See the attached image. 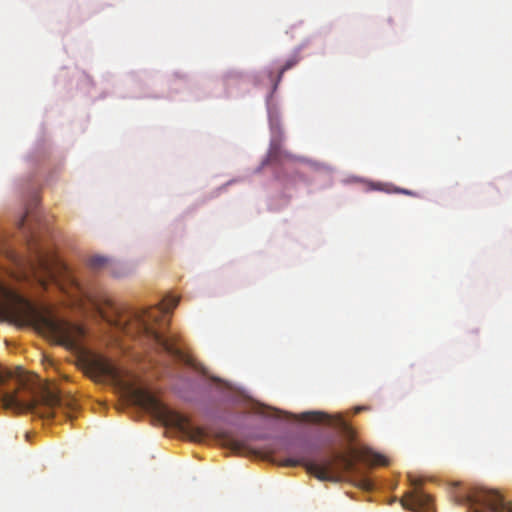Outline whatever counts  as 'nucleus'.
I'll list each match as a JSON object with an SVG mask.
<instances>
[{"label":"nucleus","instance_id":"dca6fc26","mask_svg":"<svg viewBox=\"0 0 512 512\" xmlns=\"http://www.w3.org/2000/svg\"><path fill=\"white\" fill-rule=\"evenodd\" d=\"M362 486L365 489H371L372 483L369 480L364 479V480H362Z\"/></svg>","mask_w":512,"mask_h":512},{"label":"nucleus","instance_id":"2eb2a0df","mask_svg":"<svg viewBox=\"0 0 512 512\" xmlns=\"http://www.w3.org/2000/svg\"><path fill=\"white\" fill-rule=\"evenodd\" d=\"M370 408L368 406H357L354 408V413L357 414V413H360L362 411H367L369 410Z\"/></svg>","mask_w":512,"mask_h":512},{"label":"nucleus","instance_id":"9d476101","mask_svg":"<svg viewBox=\"0 0 512 512\" xmlns=\"http://www.w3.org/2000/svg\"><path fill=\"white\" fill-rule=\"evenodd\" d=\"M37 203L38 199L34 198L32 202L26 207L25 214L20 218L18 222L19 229H24L26 226H28V232L30 233L32 239L36 238L34 223L39 221V215L35 211Z\"/></svg>","mask_w":512,"mask_h":512},{"label":"nucleus","instance_id":"4468645a","mask_svg":"<svg viewBox=\"0 0 512 512\" xmlns=\"http://www.w3.org/2000/svg\"><path fill=\"white\" fill-rule=\"evenodd\" d=\"M394 191L397 193H401V194H405V195H409V196H413V197L417 196V194L415 192H413L411 190H407V189L397 188Z\"/></svg>","mask_w":512,"mask_h":512},{"label":"nucleus","instance_id":"1a4fd4ad","mask_svg":"<svg viewBox=\"0 0 512 512\" xmlns=\"http://www.w3.org/2000/svg\"><path fill=\"white\" fill-rule=\"evenodd\" d=\"M301 420L312 423L327 422L337 428L348 441H353L356 437L354 429L344 420L341 415L331 416L319 411L305 412L301 415Z\"/></svg>","mask_w":512,"mask_h":512},{"label":"nucleus","instance_id":"ddd939ff","mask_svg":"<svg viewBox=\"0 0 512 512\" xmlns=\"http://www.w3.org/2000/svg\"><path fill=\"white\" fill-rule=\"evenodd\" d=\"M298 62V58L296 56L288 59L286 61V63L281 67V69L279 70L278 72V77H277V81L275 83V87L277 86V84L281 81V78L283 76V74L289 70L290 68H292L293 66H295Z\"/></svg>","mask_w":512,"mask_h":512},{"label":"nucleus","instance_id":"9b49d317","mask_svg":"<svg viewBox=\"0 0 512 512\" xmlns=\"http://www.w3.org/2000/svg\"><path fill=\"white\" fill-rule=\"evenodd\" d=\"M355 457L359 460L375 466H386L388 465V460L385 456L371 450L370 448H362L358 451L353 452Z\"/></svg>","mask_w":512,"mask_h":512},{"label":"nucleus","instance_id":"0eeeda50","mask_svg":"<svg viewBox=\"0 0 512 512\" xmlns=\"http://www.w3.org/2000/svg\"><path fill=\"white\" fill-rule=\"evenodd\" d=\"M35 257L37 269L48 278L54 281H67L71 285L80 288L78 280L70 267L55 253L44 252L37 248Z\"/></svg>","mask_w":512,"mask_h":512},{"label":"nucleus","instance_id":"f8f14e48","mask_svg":"<svg viewBox=\"0 0 512 512\" xmlns=\"http://www.w3.org/2000/svg\"><path fill=\"white\" fill-rule=\"evenodd\" d=\"M109 265V259L103 256H93L88 261V266L92 270H100Z\"/></svg>","mask_w":512,"mask_h":512},{"label":"nucleus","instance_id":"7ed1b4c3","mask_svg":"<svg viewBox=\"0 0 512 512\" xmlns=\"http://www.w3.org/2000/svg\"><path fill=\"white\" fill-rule=\"evenodd\" d=\"M0 317L20 327L31 326L70 349H77L84 336L81 326L56 318L47 308L37 309L20 296H15L10 302L0 303Z\"/></svg>","mask_w":512,"mask_h":512},{"label":"nucleus","instance_id":"423d86ee","mask_svg":"<svg viewBox=\"0 0 512 512\" xmlns=\"http://www.w3.org/2000/svg\"><path fill=\"white\" fill-rule=\"evenodd\" d=\"M452 498L456 505H467L469 512H512V502H506L498 491L484 487L455 491Z\"/></svg>","mask_w":512,"mask_h":512},{"label":"nucleus","instance_id":"f257e3e1","mask_svg":"<svg viewBox=\"0 0 512 512\" xmlns=\"http://www.w3.org/2000/svg\"><path fill=\"white\" fill-rule=\"evenodd\" d=\"M179 303L176 296H167L162 304L157 307L131 312L128 318L118 315V309L113 300L108 296H101L93 300V304L102 319L110 325L122 329L127 334L145 336L154 344L160 347L167 354L183 362L185 365L200 369L199 364L188 354L178 348V337L176 335L164 336L160 331L164 315L169 313Z\"/></svg>","mask_w":512,"mask_h":512},{"label":"nucleus","instance_id":"39448f33","mask_svg":"<svg viewBox=\"0 0 512 512\" xmlns=\"http://www.w3.org/2000/svg\"><path fill=\"white\" fill-rule=\"evenodd\" d=\"M286 451L293 453L294 457H287L279 462L280 466H303L306 471L321 481L337 482L343 472L355 470V459L342 452H333L321 462L311 459V450L307 443L291 441L286 444Z\"/></svg>","mask_w":512,"mask_h":512},{"label":"nucleus","instance_id":"6e6552de","mask_svg":"<svg viewBox=\"0 0 512 512\" xmlns=\"http://www.w3.org/2000/svg\"><path fill=\"white\" fill-rule=\"evenodd\" d=\"M420 481L411 480V485L414 489L407 492L401 499V505L404 509L412 512H430L434 507V502L431 495L425 493L418 487Z\"/></svg>","mask_w":512,"mask_h":512},{"label":"nucleus","instance_id":"f03ea898","mask_svg":"<svg viewBox=\"0 0 512 512\" xmlns=\"http://www.w3.org/2000/svg\"><path fill=\"white\" fill-rule=\"evenodd\" d=\"M88 371L96 380L109 379L122 386L137 406L150 413L162 425L178 429L191 441L202 443L206 440L207 432L201 427L192 425L186 416L169 409L148 390L125 383L121 371L107 358L93 356L88 362Z\"/></svg>","mask_w":512,"mask_h":512},{"label":"nucleus","instance_id":"20e7f679","mask_svg":"<svg viewBox=\"0 0 512 512\" xmlns=\"http://www.w3.org/2000/svg\"><path fill=\"white\" fill-rule=\"evenodd\" d=\"M0 403L14 413H32L50 419L62 409L59 392L50 386L39 390L32 388L0 367Z\"/></svg>","mask_w":512,"mask_h":512}]
</instances>
